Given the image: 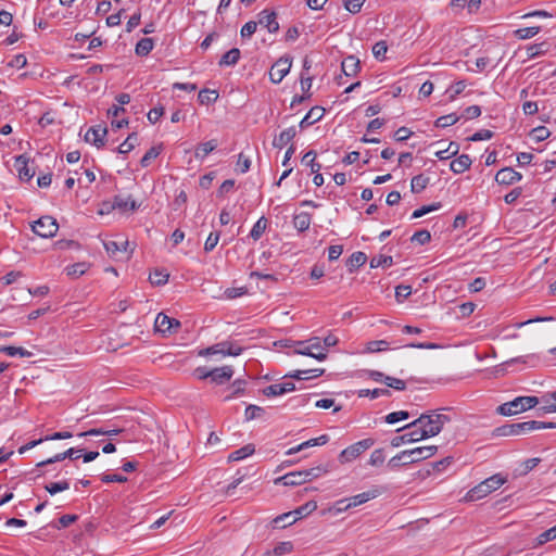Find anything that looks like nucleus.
I'll return each instance as SVG.
<instances>
[{"label": "nucleus", "mask_w": 556, "mask_h": 556, "mask_svg": "<svg viewBox=\"0 0 556 556\" xmlns=\"http://www.w3.org/2000/svg\"><path fill=\"white\" fill-rule=\"evenodd\" d=\"M413 242H418L420 244H426L428 243L430 240H431V235L428 230L426 229H422V230H418L416 231L412 239H410Z\"/></svg>", "instance_id": "obj_64"}, {"label": "nucleus", "mask_w": 556, "mask_h": 556, "mask_svg": "<svg viewBox=\"0 0 556 556\" xmlns=\"http://www.w3.org/2000/svg\"><path fill=\"white\" fill-rule=\"evenodd\" d=\"M540 30H541L540 26H533V27H525V28L516 29L514 34L518 39L526 40V39H530V38L534 37L535 35H538L540 33Z\"/></svg>", "instance_id": "obj_50"}, {"label": "nucleus", "mask_w": 556, "mask_h": 556, "mask_svg": "<svg viewBox=\"0 0 556 556\" xmlns=\"http://www.w3.org/2000/svg\"><path fill=\"white\" fill-rule=\"evenodd\" d=\"M540 401L545 404L540 408L543 413H556V391L544 394Z\"/></svg>", "instance_id": "obj_37"}, {"label": "nucleus", "mask_w": 556, "mask_h": 556, "mask_svg": "<svg viewBox=\"0 0 556 556\" xmlns=\"http://www.w3.org/2000/svg\"><path fill=\"white\" fill-rule=\"evenodd\" d=\"M0 352L7 354L8 356H21V357H30L33 355L31 352L17 346H0Z\"/></svg>", "instance_id": "obj_46"}, {"label": "nucleus", "mask_w": 556, "mask_h": 556, "mask_svg": "<svg viewBox=\"0 0 556 556\" xmlns=\"http://www.w3.org/2000/svg\"><path fill=\"white\" fill-rule=\"evenodd\" d=\"M409 417V413L406 412V410H399V412H393V413H390L386 416V422L392 425V424H395L400 420H405Z\"/></svg>", "instance_id": "obj_60"}, {"label": "nucleus", "mask_w": 556, "mask_h": 556, "mask_svg": "<svg viewBox=\"0 0 556 556\" xmlns=\"http://www.w3.org/2000/svg\"><path fill=\"white\" fill-rule=\"evenodd\" d=\"M59 225L52 216H42L31 224V230L41 238H52L58 232Z\"/></svg>", "instance_id": "obj_8"}, {"label": "nucleus", "mask_w": 556, "mask_h": 556, "mask_svg": "<svg viewBox=\"0 0 556 556\" xmlns=\"http://www.w3.org/2000/svg\"><path fill=\"white\" fill-rule=\"evenodd\" d=\"M242 346L235 341L226 340L212 346L199 351L200 356H238L242 352Z\"/></svg>", "instance_id": "obj_6"}, {"label": "nucleus", "mask_w": 556, "mask_h": 556, "mask_svg": "<svg viewBox=\"0 0 556 556\" xmlns=\"http://www.w3.org/2000/svg\"><path fill=\"white\" fill-rule=\"evenodd\" d=\"M168 278L169 274L161 269H154L149 276V280L153 286H163L168 281Z\"/></svg>", "instance_id": "obj_45"}, {"label": "nucleus", "mask_w": 556, "mask_h": 556, "mask_svg": "<svg viewBox=\"0 0 556 556\" xmlns=\"http://www.w3.org/2000/svg\"><path fill=\"white\" fill-rule=\"evenodd\" d=\"M108 134V129L101 125H97L90 127L85 134V141L96 146L97 148H101L105 143V136Z\"/></svg>", "instance_id": "obj_12"}, {"label": "nucleus", "mask_w": 556, "mask_h": 556, "mask_svg": "<svg viewBox=\"0 0 556 556\" xmlns=\"http://www.w3.org/2000/svg\"><path fill=\"white\" fill-rule=\"evenodd\" d=\"M393 264L392 256L389 255H377L370 260V267H390Z\"/></svg>", "instance_id": "obj_54"}, {"label": "nucleus", "mask_w": 556, "mask_h": 556, "mask_svg": "<svg viewBox=\"0 0 556 556\" xmlns=\"http://www.w3.org/2000/svg\"><path fill=\"white\" fill-rule=\"evenodd\" d=\"M317 508V503L314 501H309L305 503L304 505L298 507L296 509L292 510V514L295 517H299V519L308 516Z\"/></svg>", "instance_id": "obj_48"}, {"label": "nucleus", "mask_w": 556, "mask_h": 556, "mask_svg": "<svg viewBox=\"0 0 556 556\" xmlns=\"http://www.w3.org/2000/svg\"><path fill=\"white\" fill-rule=\"evenodd\" d=\"M180 326L181 324L179 320L172 318L164 313H159L154 321L155 331L162 333L176 332Z\"/></svg>", "instance_id": "obj_11"}, {"label": "nucleus", "mask_w": 556, "mask_h": 556, "mask_svg": "<svg viewBox=\"0 0 556 556\" xmlns=\"http://www.w3.org/2000/svg\"><path fill=\"white\" fill-rule=\"evenodd\" d=\"M329 471L327 465H318L308 469H304L306 482L312 481Z\"/></svg>", "instance_id": "obj_44"}, {"label": "nucleus", "mask_w": 556, "mask_h": 556, "mask_svg": "<svg viewBox=\"0 0 556 556\" xmlns=\"http://www.w3.org/2000/svg\"><path fill=\"white\" fill-rule=\"evenodd\" d=\"M296 520H299V517H295L292 511L285 513L282 515L277 516L274 520V527L276 528H286L288 526L293 525Z\"/></svg>", "instance_id": "obj_36"}, {"label": "nucleus", "mask_w": 556, "mask_h": 556, "mask_svg": "<svg viewBox=\"0 0 556 556\" xmlns=\"http://www.w3.org/2000/svg\"><path fill=\"white\" fill-rule=\"evenodd\" d=\"M404 430L409 431L402 435H396L391 440V445L393 447H399L402 444L415 443L424 440L418 428H405Z\"/></svg>", "instance_id": "obj_13"}, {"label": "nucleus", "mask_w": 556, "mask_h": 556, "mask_svg": "<svg viewBox=\"0 0 556 556\" xmlns=\"http://www.w3.org/2000/svg\"><path fill=\"white\" fill-rule=\"evenodd\" d=\"M113 201H114L115 208H118L122 211H126V210L135 211L138 207V204L136 203V201L131 200L130 197L124 198L122 195H115Z\"/></svg>", "instance_id": "obj_35"}, {"label": "nucleus", "mask_w": 556, "mask_h": 556, "mask_svg": "<svg viewBox=\"0 0 556 556\" xmlns=\"http://www.w3.org/2000/svg\"><path fill=\"white\" fill-rule=\"evenodd\" d=\"M162 152V146L150 148L142 156L140 164L142 167H148L152 160L156 159Z\"/></svg>", "instance_id": "obj_51"}, {"label": "nucleus", "mask_w": 556, "mask_h": 556, "mask_svg": "<svg viewBox=\"0 0 556 556\" xmlns=\"http://www.w3.org/2000/svg\"><path fill=\"white\" fill-rule=\"evenodd\" d=\"M296 135V129L294 126H291L285 130H282L278 137H275L273 140V146L278 149H282L289 142L293 140Z\"/></svg>", "instance_id": "obj_23"}, {"label": "nucleus", "mask_w": 556, "mask_h": 556, "mask_svg": "<svg viewBox=\"0 0 556 556\" xmlns=\"http://www.w3.org/2000/svg\"><path fill=\"white\" fill-rule=\"evenodd\" d=\"M261 26L267 28V30L271 34H275L279 30V23L277 21V14L274 11L263 10L258 14V22Z\"/></svg>", "instance_id": "obj_15"}, {"label": "nucleus", "mask_w": 556, "mask_h": 556, "mask_svg": "<svg viewBox=\"0 0 556 556\" xmlns=\"http://www.w3.org/2000/svg\"><path fill=\"white\" fill-rule=\"evenodd\" d=\"M541 403L538 396H518L509 402L503 403L496 408V412L502 416H513L530 408L535 407Z\"/></svg>", "instance_id": "obj_5"}, {"label": "nucleus", "mask_w": 556, "mask_h": 556, "mask_svg": "<svg viewBox=\"0 0 556 556\" xmlns=\"http://www.w3.org/2000/svg\"><path fill=\"white\" fill-rule=\"evenodd\" d=\"M522 175L511 167H505L500 169L495 175V181L500 185H513L520 181Z\"/></svg>", "instance_id": "obj_14"}, {"label": "nucleus", "mask_w": 556, "mask_h": 556, "mask_svg": "<svg viewBox=\"0 0 556 556\" xmlns=\"http://www.w3.org/2000/svg\"><path fill=\"white\" fill-rule=\"evenodd\" d=\"M412 294V287L408 285H400L395 288V298L397 302H402Z\"/></svg>", "instance_id": "obj_63"}, {"label": "nucleus", "mask_w": 556, "mask_h": 556, "mask_svg": "<svg viewBox=\"0 0 556 556\" xmlns=\"http://www.w3.org/2000/svg\"><path fill=\"white\" fill-rule=\"evenodd\" d=\"M103 244L108 254L115 256L117 252L125 251L127 241L108 240Z\"/></svg>", "instance_id": "obj_42"}, {"label": "nucleus", "mask_w": 556, "mask_h": 556, "mask_svg": "<svg viewBox=\"0 0 556 556\" xmlns=\"http://www.w3.org/2000/svg\"><path fill=\"white\" fill-rule=\"evenodd\" d=\"M218 143L217 140L212 139L206 142L200 143L194 151V156L197 159L203 160L211 152H213L217 148Z\"/></svg>", "instance_id": "obj_30"}, {"label": "nucleus", "mask_w": 556, "mask_h": 556, "mask_svg": "<svg viewBox=\"0 0 556 556\" xmlns=\"http://www.w3.org/2000/svg\"><path fill=\"white\" fill-rule=\"evenodd\" d=\"M264 413V408L256 405H248L244 412V417L247 421L253 420L255 418H260Z\"/></svg>", "instance_id": "obj_56"}, {"label": "nucleus", "mask_w": 556, "mask_h": 556, "mask_svg": "<svg viewBox=\"0 0 556 556\" xmlns=\"http://www.w3.org/2000/svg\"><path fill=\"white\" fill-rule=\"evenodd\" d=\"M220 233L218 231H213L206 238L204 243V251L212 252L219 241Z\"/></svg>", "instance_id": "obj_61"}, {"label": "nucleus", "mask_w": 556, "mask_h": 556, "mask_svg": "<svg viewBox=\"0 0 556 556\" xmlns=\"http://www.w3.org/2000/svg\"><path fill=\"white\" fill-rule=\"evenodd\" d=\"M506 481V477L502 476L501 473H495L470 489L466 493L465 500L468 502L481 500L493 491L500 489Z\"/></svg>", "instance_id": "obj_4"}, {"label": "nucleus", "mask_w": 556, "mask_h": 556, "mask_svg": "<svg viewBox=\"0 0 556 556\" xmlns=\"http://www.w3.org/2000/svg\"><path fill=\"white\" fill-rule=\"evenodd\" d=\"M292 549L293 544L291 542H280L271 549V553L274 556H283L291 553Z\"/></svg>", "instance_id": "obj_57"}, {"label": "nucleus", "mask_w": 556, "mask_h": 556, "mask_svg": "<svg viewBox=\"0 0 556 556\" xmlns=\"http://www.w3.org/2000/svg\"><path fill=\"white\" fill-rule=\"evenodd\" d=\"M324 374V369L320 368H314V369H306V370H294L292 372L286 374L285 377H290L292 379L296 380H309V379H316L320 377Z\"/></svg>", "instance_id": "obj_24"}, {"label": "nucleus", "mask_w": 556, "mask_h": 556, "mask_svg": "<svg viewBox=\"0 0 556 556\" xmlns=\"http://www.w3.org/2000/svg\"><path fill=\"white\" fill-rule=\"evenodd\" d=\"M438 451L435 445L419 446L412 450H405L393 456L388 466L396 469L401 466H407L432 457Z\"/></svg>", "instance_id": "obj_2"}, {"label": "nucleus", "mask_w": 556, "mask_h": 556, "mask_svg": "<svg viewBox=\"0 0 556 556\" xmlns=\"http://www.w3.org/2000/svg\"><path fill=\"white\" fill-rule=\"evenodd\" d=\"M450 421L451 418L447 415L441 414L439 410H431L429 413L421 414L417 419L396 431H402L405 428H418L420 435L425 440L438 435L442 431L444 425Z\"/></svg>", "instance_id": "obj_1"}, {"label": "nucleus", "mask_w": 556, "mask_h": 556, "mask_svg": "<svg viewBox=\"0 0 556 556\" xmlns=\"http://www.w3.org/2000/svg\"><path fill=\"white\" fill-rule=\"evenodd\" d=\"M364 3H365V0H344L343 7L350 13L356 14L362 10V7L364 5Z\"/></svg>", "instance_id": "obj_58"}, {"label": "nucleus", "mask_w": 556, "mask_h": 556, "mask_svg": "<svg viewBox=\"0 0 556 556\" xmlns=\"http://www.w3.org/2000/svg\"><path fill=\"white\" fill-rule=\"evenodd\" d=\"M153 47H154L153 39L144 37L137 42L135 52L139 56H146L152 51Z\"/></svg>", "instance_id": "obj_33"}, {"label": "nucleus", "mask_w": 556, "mask_h": 556, "mask_svg": "<svg viewBox=\"0 0 556 556\" xmlns=\"http://www.w3.org/2000/svg\"><path fill=\"white\" fill-rule=\"evenodd\" d=\"M292 61L290 58H280L277 60L269 71V79L274 84H279L290 72Z\"/></svg>", "instance_id": "obj_10"}, {"label": "nucleus", "mask_w": 556, "mask_h": 556, "mask_svg": "<svg viewBox=\"0 0 556 556\" xmlns=\"http://www.w3.org/2000/svg\"><path fill=\"white\" fill-rule=\"evenodd\" d=\"M374 443L375 442L372 439L361 440V441L348 446L346 448H344L339 455V460L341 463L352 462L355 458H357L359 455H362L365 451L370 448L374 445Z\"/></svg>", "instance_id": "obj_9"}, {"label": "nucleus", "mask_w": 556, "mask_h": 556, "mask_svg": "<svg viewBox=\"0 0 556 556\" xmlns=\"http://www.w3.org/2000/svg\"><path fill=\"white\" fill-rule=\"evenodd\" d=\"M547 45L545 42L534 43L528 47L527 55L528 59H534L547 52Z\"/></svg>", "instance_id": "obj_53"}, {"label": "nucleus", "mask_w": 556, "mask_h": 556, "mask_svg": "<svg viewBox=\"0 0 556 556\" xmlns=\"http://www.w3.org/2000/svg\"><path fill=\"white\" fill-rule=\"evenodd\" d=\"M232 376L233 369L231 366H223L216 368L198 367L194 370L195 379L203 380L210 378L212 382H223L224 380L228 381Z\"/></svg>", "instance_id": "obj_7"}, {"label": "nucleus", "mask_w": 556, "mask_h": 556, "mask_svg": "<svg viewBox=\"0 0 556 556\" xmlns=\"http://www.w3.org/2000/svg\"><path fill=\"white\" fill-rule=\"evenodd\" d=\"M367 261V255L364 252L357 251L352 253V255L348 260L349 270L352 273L356 268L363 266Z\"/></svg>", "instance_id": "obj_34"}, {"label": "nucleus", "mask_w": 556, "mask_h": 556, "mask_svg": "<svg viewBox=\"0 0 556 556\" xmlns=\"http://www.w3.org/2000/svg\"><path fill=\"white\" fill-rule=\"evenodd\" d=\"M459 118L460 117L456 113H451V114L443 115V116H440L439 118H437V121L434 122V125L438 128H445V127L456 124L459 121Z\"/></svg>", "instance_id": "obj_47"}, {"label": "nucleus", "mask_w": 556, "mask_h": 556, "mask_svg": "<svg viewBox=\"0 0 556 556\" xmlns=\"http://www.w3.org/2000/svg\"><path fill=\"white\" fill-rule=\"evenodd\" d=\"M429 184V178L422 174L414 176L410 181V190L413 193H420Z\"/></svg>", "instance_id": "obj_40"}, {"label": "nucleus", "mask_w": 556, "mask_h": 556, "mask_svg": "<svg viewBox=\"0 0 556 556\" xmlns=\"http://www.w3.org/2000/svg\"><path fill=\"white\" fill-rule=\"evenodd\" d=\"M556 428L555 422L529 420L517 424H505L493 430L494 437H517L529 433L534 430L541 429H554Z\"/></svg>", "instance_id": "obj_3"}, {"label": "nucleus", "mask_w": 556, "mask_h": 556, "mask_svg": "<svg viewBox=\"0 0 556 556\" xmlns=\"http://www.w3.org/2000/svg\"><path fill=\"white\" fill-rule=\"evenodd\" d=\"M311 351H314V358L317 361L326 359V349L323 346L321 339L319 337H313L307 340Z\"/></svg>", "instance_id": "obj_31"}, {"label": "nucleus", "mask_w": 556, "mask_h": 556, "mask_svg": "<svg viewBox=\"0 0 556 556\" xmlns=\"http://www.w3.org/2000/svg\"><path fill=\"white\" fill-rule=\"evenodd\" d=\"M295 390V384H268V387L262 390V393L267 397H271L282 395L285 393L292 392Z\"/></svg>", "instance_id": "obj_22"}, {"label": "nucleus", "mask_w": 556, "mask_h": 556, "mask_svg": "<svg viewBox=\"0 0 556 556\" xmlns=\"http://www.w3.org/2000/svg\"><path fill=\"white\" fill-rule=\"evenodd\" d=\"M341 67L346 76H355L359 71V60L354 55H349L342 61Z\"/></svg>", "instance_id": "obj_26"}, {"label": "nucleus", "mask_w": 556, "mask_h": 556, "mask_svg": "<svg viewBox=\"0 0 556 556\" xmlns=\"http://www.w3.org/2000/svg\"><path fill=\"white\" fill-rule=\"evenodd\" d=\"M379 495H380V491L377 488H374L366 492H363V493H359V494L349 497L348 506H351V508L356 507L358 505L367 503L370 500L378 497Z\"/></svg>", "instance_id": "obj_18"}, {"label": "nucleus", "mask_w": 556, "mask_h": 556, "mask_svg": "<svg viewBox=\"0 0 556 556\" xmlns=\"http://www.w3.org/2000/svg\"><path fill=\"white\" fill-rule=\"evenodd\" d=\"M282 345V341H280ZM286 348H290L292 350V354L309 356L314 358V351H311V346L308 345L307 340L304 341H286L283 344Z\"/></svg>", "instance_id": "obj_17"}, {"label": "nucleus", "mask_w": 556, "mask_h": 556, "mask_svg": "<svg viewBox=\"0 0 556 556\" xmlns=\"http://www.w3.org/2000/svg\"><path fill=\"white\" fill-rule=\"evenodd\" d=\"M390 349V343L387 340H376L369 341L366 344L365 352L366 353H378L384 352Z\"/></svg>", "instance_id": "obj_41"}, {"label": "nucleus", "mask_w": 556, "mask_h": 556, "mask_svg": "<svg viewBox=\"0 0 556 556\" xmlns=\"http://www.w3.org/2000/svg\"><path fill=\"white\" fill-rule=\"evenodd\" d=\"M267 226V218L265 216L260 217L250 231V238H252L254 241L260 240L261 237L264 235Z\"/></svg>", "instance_id": "obj_32"}, {"label": "nucleus", "mask_w": 556, "mask_h": 556, "mask_svg": "<svg viewBox=\"0 0 556 556\" xmlns=\"http://www.w3.org/2000/svg\"><path fill=\"white\" fill-rule=\"evenodd\" d=\"M255 452V447L253 444H247L233 452H231L229 455H228V462L231 463V462H239V460H242L244 458H247L248 456H251L253 455Z\"/></svg>", "instance_id": "obj_27"}, {"label": "nucleus", "mask_w": 556, "mask_h": 556, "mask_svg": "<svg viewBox=\"0 0 556 556\" xmlns=\"http://www.w3.org/2000/svg\"><path fill=\"white\" fill-rule=\"evenodd\" d=\"M387 51H388V46L384 40H380V41L376 42L372 47V54L379 61L384 60Z\"/></svg>", "instance_id": "obj_55"}, {"label": "nucleus", "mask_w": 556, "mask_h": 556, "mask_svg": "<svg viewBox=\"0 0 556 556\" xmlns=\"http://www.w3.org/2000/svg\"><path fill=\"white\" fill-rule=\"evenodd\" d=\"M77 519H78L77 515H63L59 518L58 523H55L53 527L56 529L67 528L72 523H74Z\"/></svg>", "instance_id": "obj_62"}, {"label": "nucleus", "mask_w": 556, "mask_h": 556, "mask_svg": "<svg viewBox=\"0 0 556 556\" xmlns=\"http://www.w3.org/2000/svg\"><path fill=\"white\" fill-rule=\"evenodd\" d=\"M357 378L358 379H362V380H372L375 382H380L383 378L386 380V382H392V383H395V382H404L403 380L401 379H397V378H392V377H384V375L380 371H375V370H361L357 375Z\"/></svg>", "instance_id": "obj_20"}, {"label": "nucleus", "mask_w": 556, "mask_h": 556, "mask_svg": "<svg viewBox=\"0 0 556 556\" xmlns=\"http://www.w3.org/2000/svg\"><path fill=\"white\" fill-rule=\"evenodd\" d=\"M471 163L472 161L469 155L462 154L451 162L450 168L455 174H462L470 167Z\"/></svg>", "instance_id": "obj_25"}, {"label": "nucleus", "mask_w": 556, "mask_h": 556, "mask_svg": "<svg viewBox=\"0 0 556 556\" xmlns=\"http://www.w3.org/2000/svg\"><path fill=\"white\" fill-rule=\"evenodd\" d=\"M70 489L68 480H62L58 482H51L45 485V490L49 492L51 495H54L59 492H63Z\"/></svg>", "instance_id": "obj_52"}, {"label": "nucleus", "mask_w": 556, "mask_h": 556, "mask_svg": "<svg viewBox=\"0 0 556 556\" xmlns=\"http://www.w3.org/2000/svg\"><path fill=\"white\" fill-rule=\"evenodd\" d=\"M325 114V109L321 106L312 108L300 122V127L303 129L320 121Z\"/></svg>", "instance_id": "obj_21"}, {"label": "nucleus", "mask_w": 556, "mask_h": 556, "mask_svg": "<svg viewBox=\"0 0 556 556\" xmlns=\"http://www.w3.org/2000/svg\"><path fill=\"white\" fill-rule=\"evenodd\" d=\"M459 151V146L456 142H450L446 149H441L435 152V156L439 160H447L456 155Z\"/></svg>", "instance_id": "obj_43"}, {"label": "nucleus", "mask_w": 556, "mask_h": 556, "mask_svg": "<svg viewBox=\"0 0 556 556\" xmlns=\"http://www.w3.org/2000/svg\"><path fill=\"white\" fill-rule=\"evenodd\" d=\"M359 397L370 396V399H377L380 396H390L391 392L387 388H376L374 390L362 389L357 391Z\"/></svg>", "instance_id": "obj_39"}, {"label": "nucleus", "mask_w": 556, "mask_h": 556, "mask_svg": "<svg viewBox=\"0 0 556 556\" xmlns=\"http://www.w3.org/2000/svg\"><path fill=\"white\" fill-rule=\"evenodd\" d=\"M302 163L309 167L312 173H317L321 169V164L316 162V152L314 150H309L303 155Z\"/></svg>", "instance_id": "obj_38"}, {"label": "nucleus", "mask_w": 556, "mask_h": 556, "mask_svg": "<svg viewBox=\"0 0 556 556\" xmlns=\"http://www.w3.org/2000/svg\"><path fill=\"white\" fill-rule=\"evenodd\" d=\"M138 142V136L137 134L132 132L130 134L126 140L119 144L117 151L118 153L121 154H126L128 152H130L137 144Z\"/></svg>", "instance_id": "obj_49"}, {"label": "nucleus", "mask_w": 556, "mask_h": 556, "mask_svg": "<svg viewBox=\"0 0 556 556\" xmlns=\"http://www.w3.org/2000/svg\"><path fill=\"white\" fill-rule=\"evenodd\" d=\"M293 226L295 229H298L300 232L306 231L312 223L311 215L306 212H301L299 214H295L293 216Z\"/></svg>", "instance_id": "obj_29"}, {"label": "nucleus", "mask_w": 556, "mask_h": 556, "mask_svg": "<svg viewBox=\"0 0 556 556\" xmlns=\"http://www.w3.org/2000/svg\"><path fill=\"white\" fill-rule=\"evenodd\" d=\"M14 166L18 173V177L24 181H29L35 175V172L28 166V160L23 155L16 157Z\"/></svg>", "instance_id": "obj_19"}, {"label": "nucleus", "mask_w": 556, "mask_h": 556, "mask_svg": "<svg viewBox=\"0 0 556 556\" xmlns=\"http://www.w3.org/2000/svg\"><path fill=\"white\" fill-rule=\"evenodd\" d=\"M241 52L238 48H232L222 55L219 59L218 65L220 67L224 66H233L240 60Z\"/></svg>", "instance_id": "obj_28"}, {"label": "nucleus", "mask_w": 556, "mask_h": 556, "mask_svg": "<svg viewBox=\"0 0 556 556\" xmlns=\"http://www.w3.org/2000/svg\"><path fill=\"white\" fill-rule=\"evenodd\" d=\"M306 482L304 470H298L288 472L282 477H279L275 480L276 484H283L286 486H295Z\"/></svg>", "instance_id": "obj_16"}, {"label": "nucleus", "mask_w": 556, "mask_h": 556, "mask_svg": "<svg viewBox=\"0 0 556 556\" xmlns=\"http://www.w3.org/2000/svg\"><path fill=\"white\" fill-rule=\"evenodd\" d=\"M218 98V93L216 91H210V90H201L198 94V99L201 104L210 103L216 101Z\"/></svg>", "instance_id": "obj_59"}]
</instances>
